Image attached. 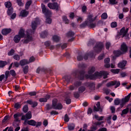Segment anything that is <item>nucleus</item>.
<instances>
[{"label": "nucleus", "instance_id": "obj_1", "mask_svg": "<svg viewBox=\"0 0 131 131\" xmlns=\"http://www.w3.org/2000/svg\"><path fill=\"white\" fill-rule=\"evenodd\" d=\"M27 36L25 35V31L23 29H21L19 30L18 35H16L14 37L13 40L16 43H18L21 39V38H25L24 40V43H28L29 41H32L33 40V37L31 36V34H33V31L28 30L26 32Z\"/></svg>", "mask_w": 131, "mask_h": 131}, {"label": "nucleus", "instance_id": "obj_2", "mask_svg": "<svg viewBox=\"0 0 131 131\" xmlns=\"http://www.w3.org/2000/svg\"><path fill=\"white\" fill-rule=\"evenodd\" d=\"M95 67H93L89 69L88 71V74L85 76V78H90V79H96V78H101L102 76L104 79L108 77L107 75L109 74L108 72L106 71H101L100 72H95L94 75H92L95 72Z\"/></svg>", "mask_w": 131, "mask_h": 131}, {"label": "nucleus", "instance_id": "obj_3", "mask_svg": "<svg viewBox=\"0 0 131 131\" xmlns=\"http://www.w3.org/2000/svg\"><path fill=\"white\" fill-rule=\"evenodd\" d=\"M42 11L43 14H45L46 17V23H48V24H51L52 23V19L48 17H50L52 15V12L49 10L47 9V8H46V5L44 4H41V5Z\"/></svg>", "mask_w": 131, "mask_h": 131}, {"label": "nucleus", "instance_id": "obj_4", "mask_svg": "<svg viewBox=\"0 0 131 131\" xmlns=\"http://www.w3.org/2000/svg\"><path fill=\"white\" fill-rule=\"evenodd\" d=\"M130 98V94H128L127 96H126L124 98H123L120 100L119 98H117L114 100L115 105H118L120 104L121 108L127 103L129 101V98Z\"/></svg>", "mask_w": 131, "mask_h": 131}, {"label": "nucleus", "instance_id": "obj_5", "mask_svg": "<svg viewBox=\"0 0 131 131\" xmlns=\"http://www.w3.org/2000/svg\"><path fill=\"white\" fill-rule=\"evenodd\" d=\"M121 51H114V54L115 57H118L122 55V54H124L127 52V46L124 43H122L121 46Z\"/></svg>", "mask_w": 131, "mask_h": 131}, {"label": "nucleus", "instance_id": "obj_6", "mask_svg": "<svg viewBox=\"0 0 131 131\" xmlns=\"http://www.w3.org/2000/svg\"><path fill=\"white\" fill-rule=\"evenodd\" d=\"M52 108L53 109H58V110H61V109L63 108V106H62L61 103H58V100L54 99L53 100Z\"/></svg>", "mask_w": 131, "mask_h": 131}, {"label": "nucleus", "instance_id": "obj_7", "mask_svg": "<svg viewBox=\"0 0 131 131\" xmlns=\"http://www.w3.org/2000/svg\"><path fill=\"white\" fill-rule=\"evenodd\" d=\"M120 35H122V37H125L126 39H128V33L127 30H125V28H122L119 32Z\"/></svg>", "mask_w": 131, "mask_h": 131}, {"label": "nucleus", "instance_id": "obj_8", "mask_svg": "<svg viewBox=\"0 0 131 131\" xmlns=\"http://www.w3.org/2000/svg\"><path fill=\"white\" fill-rule=\"evenodd\" d=\"M112 85H116L115 88V89H116L118 88L119 85H120V82L117 81H112L109 82L106 84V86H107L108 88L110 86H112Z\"/></svg>", "mask_w": 131, "mask_h": 131}, {"label": "nucleus", "instance_id": "obj_9", "mask_svg": "<svg viewBox=\"0 0 131 131\" xmlns=\"http://www.w3.org/2000/svg\"><path fill=\"white\" fill-rule=\"evenodd\" d=\"M103 49H104V45L102 44H98L94 47V51L95 53L99 54Z\"/></svg>", "mask_w": 131, "mask_h": 131}, {"label": "nucleus", "instance_id": "obj_10", "mask_svg": "<svg viewBox=\"0 0 131 131\" xmlns=\"http://www.w3.org/2000/svg\"><path fill=\"white\" fill-rule=\"evenodd\" d=\"M48 7H49L50 9H52V10H56L58 11L59 10V5L57 3H49L48 4Z\"/></svg>", "mask_w": 131, "mask_h": 131}, {"label": "nucleus", "instance_id": "obj_11", "mask_svg": "<svg viewBox=\"0 0 131 131\" xmlns=\"http://www.w3.org/2000/svg\"><path fill=\"white\" fill-rule=\"evenodd\" d=\"M39 24H40V21H39V19L36 18L35 19V21H33L32 23V28L33 30H35L36 27L37 26V25H39Z\"/></svg>", "mask_w": 131, "mask_h": 131}, {"label": "nucleus", "instance_id": "obj_12", "mask_svg": "<svg viewBox=\"0 0 131 131\" xmlns=\"http://www.w3.org/2000/svg\"><path fill=\"white\" fill-rule=\"evenodd\" d=\"M32 115H31V112H28L26 115H23L21 117V120H27V119H31Z\"/></svg>", "mask_w": 131, "mask_h": 131}, {"label": "nucleus", "instance_id": "obj_13", "mask_svg": "<svg viewBox=\"0 0 131 131\" xmlns=\"http://www.w3.org/2000/svg\"><path fill=\"white\" fill-rule=\"evenodd\" d=\"M94 109L95 111H99L100 113H102V112L103 111V110L101 108L100 105V102H98L96 104V106H95L94 107Z\"/></svg>", "mask_w": 131, "mask_h": 131}, {"label": "nucleus", "instance_id": "obj_14", "mask_svg": "<svg viewBox=\"0 0 131 131\" xmlns=\"http://www.w3.org/2000/svg\"><path fill=\"white\" fill-rule=\"evenodd\" d=\"M29 12L28 11H26V10H24L21 11L19 14V17H27V16L28 15Z\"/></svg>", "mask_w": 131, "mask_h": 131}, {"label": "nucleus", "instance_id": "obj_15", "mask_svg": "<svg viewBox=\"0 0 131 131\" xmlns=\"http://www.w3.org/2000/svg\"><path fill=\"white\" fill-rule=\"evenodd\" d=\"M11 31H12L11 29H4L2 30V33L3 35H7L10 33Z\"/></svg>", "mask_w": 131, "mask_h": 131}, {"label": "nucleus", "instance_id": "obj_16", "mask_svg": "<svg viewBox=\"0 0 131 131\" xmlns=\"http://www.w3.org/2000/svg\"><path fill=\"white\" fill-rule=\"evenodd\" d=\"M104 67H105V68H109L110 67V64H109V63H110V58H105L104 59Z\"/></svg>", "mask_w": 131, "mask_h": 131}, {"label": "nucleus", "instance_id": "obj_17", "mask_svg": "<svg viewBox=\"0 0 131 131\" xmlns=\"http://www.w3.org/2000/svg\"><path fill=\"white\" fill-rule=\"evenodd\" d=\"M20 64L17 62H14V63H12L10 66L9 67V70H11L12 69V67H19V66Z\"/></svg>", "mask_w": 131, "mask_h": 131}, {"label": "nucleus", "instance_id": "obj_18", "mask_svg": "<svg viewBox=\"0 0 131 131\" xmlns=\"http://www.w3.org/2000/svg\"><path fill=\"white\" fill-rule=\"evenodd\" d=\"M126 65V61H123L121 62H120L118 64V67L119 68H122L123 69L124 67H125V66Z\"/></svg>", "mask_w": 131, "mask_h": 131}, {"label": "nucleus", "instance_id": "obj_19", "mask_svg": "<svg viewBox=\"0 0 131 131\" xmlns=\"http://www.w3.org/2000/svg\"><path fill=\"white\" fill-rule=\"evenodd\" d=\"M27 123L28 124H29V125H32V126H35L36 125V122L34 120H30L28 121Z\"/></svg>", "mask_w": 131, "mask_h": 131}, {"label": "nucleus", "instance_id": "obj_20", "mask_svg": "<svg viewBox=\"0 0 131 131\" xmlns=\"http://www.w3.org/2000/svg\"><path fill=\"white\" fill-rule=\"evenodd\" d=\"M50 95H47L46 97L40 98L39 99V101L41 102H46L47 101H48V99H50Z\"/></svg>", "mask_w": 131, "mask_h": 131}, {"label": "nucleus", "instance_id": "obj_21", "mask_svg": "<svg viewBox=\"0 0 131 131\" xmlns=\"http://www.w3.org/2000/svg\"><path fill=\"white\" fill-rule=\"evenodd\" d=\"M20 116H21V114L17 113L14 115L13 117L14 119H15L16 121H19V117H20Z\"/></svg>", "mask_w": 131, "mask_h": 131}, {"label": "nucleus", "instance_id": "obj_22", "mask_svg": "<svg viewBox=\"0 0 131 131\" xmlns=\"http://www.w3.org/2000/svg\"><path fill=\"white\" fill-rule=\"evenodd\" d=\"M94 118H95V119H97V120H98V121H101L103 120V119H104V116L99 117L97 115H94Z\"/></svg>", "mask_w": 131, "mask_h": 131}, {"label": "nucleus", "instance_id": "obj_23", "mask_svg": "<svg viewBox=\"0 0 131 131\" xmlns=\"http://www.w3.org/2000/svg\"><path fill=\"white\" fill-rule=\"evenodd\" d=\"M52 39L53 41H56V42H58V41L60 40V37H59V36L57 35H54L53 36Z\"/></svg>", "mask_w": 131, "mask_h": 131}, {"label": "nucleus", "instance_id": "obj_24", "mask_svg": "<svg viewBox=\"0 0 131 131\" xmlns=\"http://www.w3.org/2000/svg\"><path fill=\"white\" fill-rule=\"evenodd\" d=\"M96 18H97V16L95 17V18H93V15H90L88 16V20L89 22H93V21L96 20Z\"/></svg>", "mask_w": 131, "mask_h": 131}, {"label": "nucleus", "instance_id": "obj_25", "mask_svg": "<svg viewBox=\"0 0 131 131\" xmlns=\"http://www.w3.org/2000/svg\"><path fill=\"white\" fill-rule=\"evenodd\" d=\"M26 64H28V60L26 59H23L20 61L21 66H24V65H26Z\"/></svg>", "mask_w": 131, "mask_h": 131}, {"label": "nucleus", "instance_id": "obj_26", "mask_svg": "<svg viewBox=\"0 0 131 131\" xmlns=\"http://www.w3.org/2000/svg\"><path fill=\"white\" fill-rule=\"evenodd\" d=\"M47 35H48V32L44 31L40 34V37H41L42 38H45V37H47Z\"/></svg>", "mask_w": 131, "mask_h": 131}, {"label": "nucleus", "instance_id": "obj_27", "mask_svg": "<svg viewBox=\"0 0 131 131\" xmlns=\"http://www.w3.org/2000/svg\"><path fill=\"white\" fill-rule=\"evenodd\" d=\"M111 72L113 73H114L115 74H118L119 73V71H120V69H112L111 70Z\"/></svg>", "mask_w": 131, "mask_h": 131}, {"label": "nucleus", "instance_id": "obj_28", "mask_svg": "<svg viewBox=\"0 0 131 131\" xmlns=\"http://www.w3.org/2000/svg\"><path fill=\"white\" fill-rule=\"evenodd\" d=\"M5 6L6 7V8H8V9H10L11 7H12V3L10 2H7L5 3Z\"/></svg>", "mask_w": 131, "mask_h": 131}, {"label": "nucleus", "instance_id": "obj_29", "mask_svg": "<svg viewBox=\"0 0 131 131\" xmlns=\"http://www.w3.org/2000/svg\"><path fill=\"white\" fill-rule=\"evenodd\" d=\"M85 91V87L81 86L79 88L78 92L79 93H83Z\"/></svg>", "mask_w": 131, "mask_h": 131}, {"label": "nucleus", "instance_id": "obj_30", "mask_svg": "<svg viewBox=\"0 0 131 131\" xmlns=\"http://www.w3.org/2000/svg\"><path fill=\"white\" fill-rule=\"evenodd\" d=\"M7 14L9 16H11V15H12V14H13V8H9L8 11H7Z\"/></svg>", "mask_w": 131, "mask_h": 131}, {"label": "nucleus", "instance_id": "obj_31", "mask_svg": "<svg viewBox=\"0 0 131 131\" xmlns=\"http://www.w3.org/2000/svg\"><path fill=\"white\" fill-rule=\"evenodd\" d=\"M75 127V125H74V124H71L68 126V128L70 130H73V129H74Z\"/></svg>", "mask_w": 131, "mask_h": 131}, {"label": "nucleus", "instance_id": "obj_32", "mask_svg": "<svg viewBox=\"0 0 131 131\" xmlns=\"http://www.w3.org/2000/svg\"><path fill=\"white\" fill-rule=\"evenodd\" d=\"M31 4H32V1H28L26 4V9H28V8L30 7V5H31Z\"/></svg>", "mask_w": 131, "mask_h": 131}, {"label": "nucleus", "instance_id": "obj_33", "mask_svg": "<svg viewBox=\"0 0 131 131\" xmlns=\"http://www.w3.org/2000/svg\"><path fill=\"white\" fill-rule=\"evenodd\" d=\"M127 113H128V108L124 109L122 112L121 115H124V114H127Z\"/></svg>", "mask_w": 131, "mask_h": 131}, {"label": "nucleus", "instance_id": "obj_34", "mask_svg": "<svg viewBox=\"0 0 131 131\" xmlns=\"http://www.w3.org/2000/svg\"><path fill=\"white\" fill-rule=\"evenodd\" d=\"M5 81L8 79L9 76H10V72L9 71H7L5 72Z\"/></svg>", "mask_w": 131, "mask_h": 131}, {"label": "nucleus", "instance_id": "obj_35", "mask_svg": "<svg viewBox=\"0 0 131 131\" xmlns=\"http://www.w3.org/2000/svg\"><path fill=\"white\" fill-rule=\"evenodd\" d=\"M7 65V61H0V67H4Z\"/></svg>", "mask_w": 131, "mask_h": 131}, {"label": "nucleus", "instance_id": "obj_36", "mask_svg": "<svg viewBox=\"0 0 131 131\" xmlns=\"http://www.w3.org/2000/svg\"><path fill=\"white\" fill-rule=\"evenodd\" d=\"M67 35L68 37H73V36H74V33H73V32H69V33H68Z\"/></svg>", "mask_w": 131, "mask_h": 131}, {"label": "nucleus", "instance_id": "obj_37", "mask_svg": "<svg viewBox=\"0 0 131 131\" xmlns=\"http://www.w3.org/2000/svg\"><path fill=\"white\" fill-rule=\"evenodd\" d=\"M104 121H98V122H95V125H101V126H104V125L103 124H102V123H104Z\"/></svg>", "mask_w": 131, "mask_h": 131}, {"label": "nucleus", "instance_id": "obj_38", "mask_svg": "<svg viewBox=\"0 0 131 131\" xmlns=\"http://www.w3.org/2000/svg\"><path fill=\"white\" fill-rule=\"evenodd\" d=\"M62 20H63V21H64V23H66V24L69 23V20H68V19H67V17H66V16H63L62 17Z\"/></svg>", "mask_w": 131, "mask_h": 131}, {"label": "nucleus", "instance_id": "obj_39", "mask_svg": "<svg viewBox=\"0 0 131 131\" xmlns=\"http://www.w3.org/2000/svg\"><path fill=\"white\" fill-rule=\"evenodd\" d=\"M78 78L81 80L83 79V78H84V72L80 74V76L78 77Z\"/></svg>", "mask_w": 131, "mask_h": 131}, {"label": "nucleus", "instance_id": "obj_40", "mask_svg": "<svg viewBox=\"0 0 131 131\" xmlns=\"http://www.w3.org/2000/svg\"><path fill=\"white\" fill-rule=\"evenodd\" d=\"M20 107H21V104L19 102L15 103L14 105V108H15V109H19Z\"/></svg>", "mask_w": 131, "mask_h": 131}, {"label": "nucleus", "instance_id": "obj_41", "mask_svg": "<svg viewBox=\"0 0 131 131\" xmlns=\"http://www.w3.org/2000/svg\"><path fill=\"white\" fill-rule=\"evenodd\" d=\"M3 80H5V81H6V77L4 74L0 76V81H3Z\"/></svg>", "mask_w": 131, "mask_h": 131}, {"label": "nucleus", "instance_id": "obj_42", "mask_svg": "<svg viewBox=\"0 0 131 131\" xmlns=\"http://www.w3.org/2000/svg\"><path fill=\"white\" fill-rule=\"evenodd\" d=\"M14 53H15V50L11 49L8 53V56H13V55H14Z\"/></svg>", "mask_w": 131, "mask_h": 131}, {"label": "nucleus", "instance_id": "obj_43", "mask_svg": "<svg viewBox=\"0 0 131 131\" xmlns=\"http://www.w3.org/2000/svg\"><path fill=\"white\" fill-rule=\"evenodd\" d=\"M107 17H108V15H107V13H103L101 15V18L104 19H107Z\"/></svg>", "mask_w": 131, "mask_h": 131}, {"label": "nucleus", "instance_id": "obj_44", "mask_svg": "<svg viewBox=\"0 0 131 131\" xmlns=\"http://www.w3.org/2000/svg\"><path fill=\"white\" fill-rule=\"evenodd\" d=\"M109 2L111 5H116L117 4L116 0H109Z\"/></svg>", "mask_w": 131, "mask_h": 131}, {"label": "nucleus", "instance_id": "obj_45", "mask_svg": "<svg viewBox=\"0 0 131 131\" xmlns=\"http://www.w3.org/2000/svg\"><path fill=\"white\" fill-rule=\"evenodd\" d=\"M34 61H35V58H34V57L32 56L30 58L29 60L28 61V64H29V63L34 62Z\"/></svg>", "mask_w": 131, "mask_h": 131}, {"label": "nucleus", "instance_id": "obj_46", "mask_svg": "<svg viewBox=\"0 0 131 131\" xmlns=\"http://www.w3.org/2000/svg\"><path fill=\"white\" fill-rule=\"evenodd\" d=\"M111 25V27H112V28H115V27H116L117 26V23L115 21H114V22L112 23Z\"/></svg>", "mask_w": 131, "mask_h": 131}, {"label": "nucleus", "instance_id": "obj_47", "mask_svg": "<svg viewBox=\"0 0 131 131\" xmlns=\"http://www.w3.org/2000/svg\"><path fill=\"white\" fill-rule=\"evenodd\" d=\"M13 59L17 61H19V60H20V56H19V55L16 54L13 56Z\"/></svg>", "mask_w": 131, "mask_h": 131}, {"label": "nucleus", "instance_id": "obj_48", "mask_svg": "<svg viewBox=\"0 0 131 131\" xmlns=\"http://www.w3.org/2000/svg\"><path fill=\"white\" fill-rule=\"evenodd\" d=\"M23 111L25 112V113H26L28 111V105H25L23 107Z\"/></svg>", "mask_w": 131, "mask_h": 131}, {"label": "nucleus", "instance_id": "obj_49", "mask_svg": "<svg viewBox=\"0 0 131 131\" xmlns=\"http://www.w3.org/2000/svg\"><path fill=\"white\" fill-rule=\"evenodd\" d=\"M28 69H29L28 66L25 67V68H24V72L26 74V73H27V72H28Z\"/></svg>", "mask_w": 131, "mask_h": 131}, {"label": "nucleus", "instance_id": "obj_50", "mask_svg": "<svg viewBox=\"0 0 131 131\" xmlns=\"http://www.w3.org/2000/svg\"><path fill=\"white\" fill-rule=\"evenodd\" d=\"M64 120L66 122H68L69 121V117H68V115L67 114L65 115Z\"/></svg>", "mask_w": 131, "mask_h": 131}, {"label": "nucleus", "instance_id": "obj_51", "mask_svg": "<svg viewBox=\"0 0 131 131\" xmlns=\"http://www.w3.org/2000/svg\"><path fill=\"white\" fill-rule=\"evenodd\" d=\"M110 46H111V43H110V42H107L105 45L106 49L107 50H109V48H110Z\"/></svg>", "mask_w": 131, "mask_h": 131}, {"label": "nucleus", "instance_id": "obj_52", "mask_svg": "<svg viewBox=\"0 0 131 131\" xmlns=\"http://www.w3.org/2000/svg\"><path fill=\"white\" fill-rule=\"evenodd\" d=\"M10 73L12 76H15V75H16V72L14 71V70H10Z\"/></svg>", "mask_w": 131, "mask_h": 131}, {"label": "nucleus", "instance_id": "obj_53", "mask_svg": "<svg viewBox=\"0 0 131 131\" xmlns=\"http://www.w3.org/2000/svg\"><path fill=\"white\" fill-rule=\"evenodd\" d=\"M111 118H112V117L110 116L106 119L107 122L110 124L111 123Z\"/></svg>", "mask_w": 131, "mask_h": 131}, {"label": "nucleus", "instance_id": "obj_54", "mask_svg": "<svg viewBox=\"0 0 131 131\" xmlns=\"http://www.w3.org/2000/svg\"><path fill=\"white\" fill-rule=\"evenodd\" d=\"M17 4L21 7V6H23V3H22V0H17Z\"/></svg>", "mask_w": 131, "mask_h": 131}, {"label": "nucleus", "instance_id": "obj_55", "mask_svg": "<svg viewBox=\"0 0 131 131\" xmlns=\"http://www.w3.org/2000/svg\"><path fill=\"white\" fill-rule=\"evenodd\" d=\"M105 99L106 100H108V101L110 102V103H111V102H112L113 101V98H110V97H109L108 96L105 97Z\"/></svg>", "mask_w": 131, "mask_h": 131}, {"label": "nucleus", "instance_id": "obj_56", "mask_svg": "<svg viewBox=\"0 0 131 131\" xmlns=\"http://www.w3.org/2000/svg\"><path fill=\"white\" fill-rule=\"evenodd\" d=\"M92 112H93V110H92V108H89L88 111V114L89 115H91V114H92Z\"/></svg>", "mask_w": 131, "mask_h": 131}, {"label": "nucleus", "instance_id": "obj_57", "mask_svg": "<svg viewBox=\"0 0 131 131\" xmlns=\"http://www.w3.org/2000/svg\"><path fill=\"white\" fill-rule=\"evenodd\" d=\"M98 128V127H97V126H95V125H93L91 127V129L93 131L96 130V129Z\"/></svg>", "mask_w": 131, "mask_h": 131}, {"label": "nucleus", "instance_id": "obj_58", "mask_svg": "<svg viewBox=\"0 0 131 131\" xmlns=\"http://www.w3.org/2000/svg\"><path fill=\"white\" fill-rule=\"evenodd\" d=\"M30 96H35L36 95V93L35 92H31L29 93Z\"/></svg>", "mask_w": 131, "mask_h": 131}, {"label": "nucleus", "instance_id": "obj_59", "mask_svg": "<svg viewBox=\"0 0 131 131\" xmlns=\"http://www.w3.org/2000/svg\"><path fill=\"white\" fill-rule=\"evenodd\" d=\"M127 74L125 72H122L121 73V77H125L126 76Z\"/></svg>", "mask_w": 131, "mask_h": 131}, {"label": "nucleus", "instance_id": "obj_60", "mask_svg": "<svg viewBox=\"0 0 131 131\" xmlns=\"http://www.w3.org/2000/svg\"><path fill=\"white\" fill-rule=\"evenodd\" d=\"M104 92L106 95H108L109 93H110V90L104 89Z\"/></svg>", "mask_w": 131, "mask_h": 131}, {"label": "nucleus", "instance_id": "obj_61", "mask_svg": "<svg viewBox=\"0 0 131 131\" xmlns=\"http://www.w3.org/2000/svg\"><path fill=\"white\" fill-rule=\"evenodd\" d=\"M45 45L46 47H49L50 45H51V42H50V41H47L45 42Z\"/></svg>", "mask_w": 131, "mask_h": 131}, {"label": "nucleus", "instance_id": "obj_62", "mask_svg": "<svg viewBox=\"0 0 131 131\" xmlns=\"http://www.w3.org/2000/svg\"><path fill=\"white\" fill-rule=\"evenodd\" d=\"M129 9L128 8H124L123 9V12H124V13H126L127 12H128Z\"/></svg>", "mask_w": 131, "mask_h": 131}, {"label": "nucleus", "instance_id": "obj_63", "mask_svg": "<svg viewBox=\"0 0 131 131\" xmlns=\"http://www.w3.org/2000/svg\"><path fill=\"white\" fill-rule=\"evenodd\" d=\"M43 124L44 126H47V125H48V120H44V121L43 122Z\"/></svg>", "mask_w": 131, "mask_h": 131}, {"label": "nucleus", "instance_id": "obj_64", "mask_svg": "<svg viewBox=\"0 0 131 131\" xmlns=\"http://www.w3.org/2000/svg\"><path fill=\"white\" fill-rule=\"evenodd\" d=\"M98 131H107V128L103 127L99 129Z\"/></svg>", "mask_w": 131, "mask_h": 131}]
</instances>
